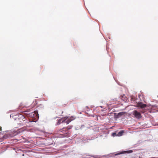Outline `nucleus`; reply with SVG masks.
Returning a JSON list of instances; mask_svg holds the SVG:
<instances>
[{
    "instance_id": "f03ea898",
    "label": "nucleus",
    "mask_w": 158,
    "mask_h": 158,
    "mask_svg": "<svg viewBox=\"0 0 158 158\" xmlns=\"http://www.w3.org/2000/svg\"><path fill=\"white\" fill-rule=\"evenodd\" d=\"M73 127L72 126H68L67 127H64L62 129H60L59 130V132H68V131L69 130L71 129Z\"/></svg>"
},
{
    "instance_id": "20e7f679",
    "label": "nucleus",
    "mask_w": 158,
    "mask_h": 158,
    "mask_svg": "<svg viewBox=\"0 0 158 158\" xmlns=\"http://www.w3.org/2000/svg\"><path fill=\"white\" fill-rule=\"evenodd\" d=\"M146 106V104H143L141 102H138L137 104V107H140L142 109L145 107Z\"/></svg>"
},
{
    "instance_id": "4468645a",
    "label": "nucleus",
    "mask_w": 158,
    "mask_h": 158,
    "mask_svg": "<svg viewBox=\"0 0 158 158\" xmlns=\"http://www.w3.org/2000/svg\"><path fill=\"white\" fill-rule=\"evenodd\" d=\"M127 153H131L132 152V150H130L128 151H127Z\"/></svg>"
},
{
    "instance_id": "7ed1b4c3",
    "label": "nucleus",
    "mask_w": 158,
    "mask_h": 158,
    "mask_svg": "<svg viewBox=\"0 0 158 158\" xmlns=\"http://www.w3.org/2000/svg\"><path fill=\"white\" fill-rule=\"evenodd\" d=\"M133 114L134 117L137 118H142L141 114L136 110L133 111Z\"/></svg>"
},
{
    "instance_id": "dca6fc26",
    "label": "nucleus",
    "mask_w": 158,
    "mask_h": 158,
    "mask_svg": "<svg viewBox=\"0 0 158 158\" xmlns=\"http://www.w3.org/2000/svg\"><path fill=\"white\" fill-rule=\"evenodd\" d=\"M26 139H24V140L23 141H21V142H26Z\"/></svg>"
},
{
    "instance_id": "9b49d317",
    "label": "nucleus",
    "mask_w": 158,
    "mask_h": 158,
    "mask_svg": "<svg viewBox=\"0 0 158 158\" xmlns=\"http://www.w3.org/2000/svg\"><path fill=\"white\" fill-rule=\"evenodd\" d=\"M117 134L116 132H114L112 133V136H117Z\"/></svg>"
},
{
    "instance_id": "1a4fd4ad",
    "label": "nucleus",
    "mask_w": 158,
    "mask_h": 158,
    "mask_svg": "<svg viewBox=\"0 0 158 158\" xmlns=\"http://www.w3.org/2000/svg\"><path fill=\"white\" fill-rule=\"evenodd\" d=\"M19 117L20 118V119L22 120V121H20V122L22 123L23 122L25 121V118L23 115L21 114H20L19 115Z\"/></svg>"
},
{
    "instance_id": "f8f14e48",
    "label": "nucleus",
    "mask_w": 158,
    "mask_h": 158,
    "mask_svg": "<svg viewBox=\"0 0 158 158\" xmlns=\"http://www.w3.org/2000/svg\"><path fill=\"white\" fill-rule=\"evenodd\" d=\"M22 106H23V107H26L25 105L23 106V105H22V103H21L19 106L20 108H21Z\"/></svg>"
},
{
    "instance_id": "39448f33",
    "label": "nucleus",
    "mask_w": 158,
    "mask_h": 158,
    "mask_svg": "<svg viewBox=\"0 0 158 158\" xmlns=\"http://www.w3.org/2000/svg\"><path fill=\"white\" fill-rule=\"evenodd\" d=\"M68 118H66V117H64V118H62L59 119L58 120L57 124H59L61 123H63L66 120V119H67Z\"/></svg>"
},
{
    "instance_id": "6e6552de",
    "label": "nucleus",
    "mask_w": 158,
    "mask_h": 158,
    "mask_svg": "<svg viewBox=\"0 0 158 158\" xmlns=\"http://www.w3.org/2000/svg\"><path fill=\"white\" fill-rule=\"evenodd\" d=\"M74 119H75V118L73 117H71L65 122V123L67 124H68L70 122Z\"/></svg>"
},
{
    "instance_id": "423d86ee",
    "label": "nucleus",
    "mask_w": 158,
    "mask_h": 158,
    "mask_svg": "<svg viewBox=\"0 0 158 158\" xmlns=\"http://www.w3.org/2000/svg\"><path fill=\"white\" fill-rule=\"evenodd\" d=\"M30 116L32 117L38 116V112L36 110L34 111L33 112L30 113Z\"/></svg>"
},
{
    "instance_id": "0eeeda50",
    "label": "nucleus",
    "mask_w": 158,
    "mask_h": 158,
    "mask_svg": "<svg viewBox=\"0 0 158 158\" xmlns=\"http://www.w3.org/2000/svg\"><path fill=\"white\" fill-rule=\"evenodd\" d=\"M70 136V134L69 133H65L63 134H61L59 135V137L60 138L68 137Z\"/></svg>"
},
{
    "instance_id": "ddd939ff",
    "label": "nucleus",
    "mask_w": 158,
    "mask_h": 158,
    "mask_svg": "<svg viewBox=\"0 0 158 158\" xmlns=\"http://www.w3.org/2000/svg\"><path fill=\"white\" fill-rule=\"evenodd\" d=\"M134 100H135V98L133 96H132L131 98V101H134Z\"/></svg>"
},
{
    "instance_id": "a211bd4d",
    "label": "nucleus",
    "mask_w": 158,
    "mask_h": 158,
    "mask_svg": "<svg viewBox=\"0 0 158 158\" xmlns=\"http://www.w3.org/2000/svg\"><path fill=\"white\" fill-rule=\"evenodd\" d=\"M0 129H1V127H0Z\"/></svg>"
},
{
    "instance_id": "f257e3e1",
    "label": "nucleus",
    "mask_w": 158,
    "mask_h": 158,
    "mask_svg": "<svg viewBox=\"0 0 158 158\" xmlns=\"http://www.w3.org/2000/svg\"><path fill=\"white\" fill-rule=\"evenodd\" d=\"M13 136V135L10 132H8L4 136L1 133H0V142L2 141L4 139L9 138Z\"/></svg>"
},
{
    "instance_id": "f3484780",
    "label": "nucleus",
    "mask_w": 158,
    "mask_h": 158,
    "mask_svg": "<svg viewBox=\"0 0 158 158\" xmlns=\"http://www.w3.org/2000/svg\"><path fill=\"white\" fill-rule=\"evenodd\" d=\"M20 131H19V132H20V131H21V129H20Z\"/></svg>"
},
{
    "instance_id": "2eb2a0df",
    "label": "nucleus",
    "mask_w": 158,
    "mask_h": 158,
    "mask_svg": "<svg viewBox=\"0 0 158 158\" xmlns=\"http://www.w3.org/2000/svg\"><path fill=\"white\" fill-rule=\"evenodd\" d=\"M119 114H120L121 115H122L123 114V112H122V113H119Z\"/></svg>"
},
{
    "instance_id": "9d476101",
    "label": "nucleus",
    "mask_w": 158,
    "mask_h": 158,
    "mask_svg": "<svg viewBox=\"0 0 158 158\" xmlns=\"http://www.w3.org/2000/svg\"><path fill=\"white\" fill-rule=\"evenodd\" d=\"M124 133V131L123 130H122L119 132L117 134V136H121L123 135V134Z\"/></svg>"
}]
</instances>
